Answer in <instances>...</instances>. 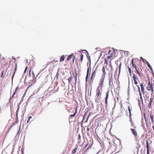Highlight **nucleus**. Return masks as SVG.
Returning a JSON list of instances; mask_svg holds the SVG:
<instances>
[{"instance_id": "b1692460", "label": "nucleus", "mask_w": 154, "mask_h": 154, "mask_svg": "<svg viewBox=\"0 0 154 154\" xmlns=\"http://www.w3.org/2000/svg\"><path fill=\"white\" fill-rule=\"evenodd\" d=\"M17 122H13L12 125L10 127V129H11V128H12V127H13L15 124H17Z\"/></svg>"}, {"instance_id": "8fccbe9b", "label": "nucleus", "mask_w": 154, "mask_h": 154, "mask_svg": "<svg viewBox=\"0 0 154 154\" xmlns=\"http://www.w3.org/2000/svg\"><path fill=\"white\" fill-rule=\"evenodd\" d=\"M149 68L151 70V71H152V72L153 71V69L151 67H150V68Z\"/></svg>"}, {"instance_id": "dca6fc26", "label": "nucleus", "mask_w": 154, "mask_h": 154, "mask_svg": "<svg viewBox=\"0 0 154 154\" xmlns=\"http://www.w3.org/2000/svg\"><path fill=\"white\" fill-rule=\"evenodd\" d=\"M106 68V66H103V67L102 71L103 73V75H104V76H105L106 74V72L105 71Z\"/></svg>"}, {"instance_id": "6e6d98bb", "label": "nucleus", "mask_w": 154, "mask_h": 154, "mask_svg": "<svg viewBox=\"0 0 154 154\" xmlns=\"http://www.w3.org/2000/svg\"><path fill=\"white\" fill-rule=\"evenodd\" d=\"M88 145V143L87 144H86V145L85 146V147H86Z\"/></svg>"}, {"instance_id": "0eeeda50", "label": "nucleus", "mask_w": 154, "mask_h": 154, "mask_svg": "<svg viewBox=\"0 0 154 154\" xmlns=\"http://www.w3.org/2000/svg\"><path fill=\"white\" fill-rule=\"evenodd\" d=\"M131 130L132 134L135 137H137L138 136V134L136 130L135 129L131 128Z\"/></svg>"}, {"instance_id": "f8f14e48", "label": "nucleus", "mask_w": 154, "mask_h": 154, "mask_svg": "<svg viewBox=\"0 0 154 154\" xmlns=\"http://www.w3.org/2000/svg\"><path fill=\"white\" fill-rule=\"evenodd\" d=\"M20 105H18V106H17V110L16 112V117L17 119H18V113L19 112V110L20 109Z\"/></svg>"}, {"instance_id": "a18cd8bd", "label": "nucleus", "mask_w": 154, "mask_h": 154, "mask_svg": "<svg viewBox=\"0 0 154 154\" xmlns=\"http://www.w3.org/2000/svg\"><path fill=\"white\" fill-rule=\"evenodd\" d=\"M111 60H110H110L109 61V64L111 66V65H111Z\"/></svg>"}, {"instance_id": "4c0bfd02", "label": "nucleus", "mask_w": 154, "mask_h": 154, "mask_svg": "<svg viewBox=\"0 0 154 154\" xmlns=\"http://www.w3.org/2000/svg\"><path fill=\"white\" fill-rule=\"evenodd\" d=\"M91 112H90L89 114V115L88 116V117L87 120L86 121H85V122H87V121H88V119L89 117V116H90V115H91Z\"/></svg>"}, {"instance_id": "f03ea898", "label": "nucleus", "mask_w": 154, "mask_h": 154, "mask_svg": "<svg viewBox=\"0 0 154 154\" xmlns=\"http://www.w3.org/2000/svg\"><path fill=\"white\" fill-rule=\"evenodd\" d=\"M153 82L152 81V79L151 80H149L148 82L147 85L146 87L147 90L149 91H151L152 93L154 91L152 86Z\"/></svg>"}, {"instance_id": "393cba45", "label": "nucleus", "mask_w": 154, "mask_h": 154, "mask_svg": "<svg viewBox=\"0 0 154 154\" xmlns=\"http://www.w3.org/2000/svg\"><path fill=\"white\" fill-rule=\"evenodd\" d=\"M59 76V73H58V72H57V73L56 75L55 76L56 79L57 80H58V79Z\"/></svg>"}, {"instance_id": "13d9d810", "label": "nucleus", "mask_w": 154, "mask_h": 154, "mask_svg": "<svg viewBox=\"0 0 154 154\" xmlns=\"http://www.w3.org/2000/svg\"><path fill=\"white\" fill-rule=\"evenodd\" d=\"M111 52V50H109V54L110 53V52Z\"/></svg>"}, {"instance_id": "412c9836", "label": "nucleus", "mask_w": 154, "mask_h": 154, "mask_svg": "<svg viewBox=\"0 0 154 154\" xmlns=\"http://www.w3.org/2000/svg\"><path fill=\"white\" fill-rule=\"evenodd\" d=\"M5 71L4 70H3L2 72V74L1 75V78H4L5 77V75L4 74Z\"/></svg>"}, {"instance_id": "ddd939ff", "label": "nucleus", "mask_w": 154, "mask_h": 154, "mask_svg": "<svg viewBox=\"0 0 154 154\" xmlns=\"http://www.w3.org/2000/svg\"><path fill=\"white\" fill-rule=\"evenodd\" d=\"M150 116L152 122L153 123L154 122V114L151 112L150 114Z\"/></svg>"}, {"instance_id": "473e14b6", "label": "nucleus", "mask_w": 154, "mask_h": 154, "mask_svg": "<svg viewBox=\"0 0 154 154\" xmlns=\"http://www.w3.org/2000/svg\"><path fill=\"white\" fill-rule=\"evenodd\" d=\"M128 70H129V74L130 75H131V69H130V68L128 67Z\"/></svg>"}, {"instance_id": "e2e57ef3", "label": "nucleus", "mask_w": 154, "mask_h": 154, "mask_svg": "<svg viewBox=\"0 0 154 154\" xmlns=\"http://www.w3.org/2000/svg\"><path fill=\"white\" fill-rule=\"evenodd\" d=\"M16 67L15 68V71L16 70Z\"/></svg>"}, {"instance_id": "680f3d73", "label": "nucleus", "mask_w": 154, "mask_h": 154, "mask_svg": "<svg viewBox=\"0 0 154 154\" xmlns=\"http://www.w3.org/2000/svg\"><path fill=\"white\" fill-rule=\"evenodd\" d=\"M122 105L121 106V108H122Z\"/></svg>"}, {"instance_id": "20e7f679", "label": "nucleus", "mask_w": 154, "mask_h": 154, "mask_svg": "<svg viewBox=\"0 0 154 154\" xmlns=\"http://www.w3.org/2000/svg\"><path fill=\"white\" fill-rule=\"evenodd\" d=\"M131 63L133 68H134L136 70V73H137L139 75L140 77L141 76V74L138 70L137 69L136 65L134 63V60L133 59L132 60Z\"/></svg>"}, {"instance_id": "f257e3e1", "label": "nucleus", "mask_w": 154, "mask_h": 154, "mask_svg": "<svg viewBox=\"0 0 154 154\" xmlns=\"http://www.w3.org/2000/svg\"><path fill=\"white\" fill-rule=\"evenodd\" d=\"M103 91L102 88H97L96 91L95 96L96 100H100L102 96V93Z\"/></svg>"}, {"instance_id": "79ce46f5", "label": "nucleus", "mask_w": 154, "mask_h": 154, "mask_svg": "<svg viewBox=\"0 0 154 154\" xmlns=\"http://www.w3.org/2000/svg\"><path fill=\"white\" fill-rule=\"evenodd\" d=\"M86 113H85V114L84 115V116L83 117V120H82V121L84 119V118H85V116H86Z\"/></svg>"}, {"instance_id": "603ef678", "label": "nucleus", "mask_w": 154, "mask_h": 154, "mask_svg": "<svg viewBox=\"0 0 154 154\" xmlns=\"http://www.w3.org/2000/svg\"><path fill=\"white\" fill-rule=\"evenodd\" d=\"M145 114H144V118L145 119V121H146V117L145 116Z\"/></svg>"}, {"instance_id": "49530a36", "label": "nucleus", "mask_w": 154, "mask_h": 154, "mask_svg": "<svg viewBox=\"0 0 154 154\" xmlns=\"http://www.w3.org/2000/svg\"><path fill=\"white\" fill-rule=\"evenodd\" d=\"M131 125L133 126V127H134V122H131Z\"/></svg>"}, {"instance_id": "1a4fd4ad", "label": "nucleus", "mask_w": 154, "mask_h": 154, "mask_svg": "<svg viewBox=\"0 0 154 154\" xmlns=\"http://www.w3.org/2000/svg\"><path fill=\"white\" fill-rule=\"evenodd\" d=\"M146 143L147 154H149V141L148 140H146Z\"/></svg>"}, {"instance_id": "72a5a7b5", "label": "nucleus", "mask_w": 154, "mask_h": 154, "mask_svg": "<svg viewBox=\"0 0 154 154\" xmlns=\"http://www.w3.org/2000/svg\"><path fill=\"white\" fill-rule=\"evenodd\" d=\"M32 118V117L31 116H30L28 118V119L27 120V123H28L30 121V119Z\"/></svg>"}, {"instance_id": "a211bd4d", "label": "nucleus", "mask_w": 154, "mask_h": 154, "mask_svg": "<svg viewBox=\"0 0 154 154\" xmlns=\"http://www.w3.org/2000/svg\"><path fill=\"white\" fill-rule=\"evenodd\" d=\"M65 58V56L64 55H63L61 56L60 60V62H62L64 60Z\"/></svg>"}, {"instance_id": "052dcab7", "label": "nucleus", "mask_w": 154, "mask_h": 154, "mask_svg": "<svg viewBox=\"0 0 154 154\" xmlns=\"http://www.w3.org/2000/svg\"><path fill=\"white\" fill-rule=\"evenodd\" d=\"M31 71V69H30V72ZM29 75H30V73H29Z\"/></svg>"}, {"instance_id": "bf43d9fd", "label": "nucleus", "mask_w": 154, "mask_h": 154, "mask_svg": "<svg viewBox=\"0 0 154 154\" xmlns=\"http://www.w3.org/2000/svg\"><path fill=\"white\" fill-rule=\"evenodd\" d=\"M106 70H108V69H107V68H106Z\"/></svg>"}, {"instance_id": "2f4dec72", "label": "nucleus", "mask_w": 154, "mask_h": 154, "mask_svg": "<svg viewBox=\"0 0 154 154\" xmlns=\"http://www.w3.org/2000/svg\"><path fill=\"white\" fill-rule=\"evenodd\" d=\"M146 63L147 64V65L148 67L149 68H150V67H151L150 65V64H149V63H148V62L146 60Z\"/></svg>"}, {"instance_id": "2eb2a0df", "label": "nucleus", "mask_w": 154, "mask_h": 154, "mask_svg": "<svg viewBox=\"0 0 154 154\" xmlns=\"http://www.w3.org/2000/svg\"><path fill=\"white\" fill-rule=\"evenodd\" d=\"M78 147L77 145L75 147L72 151V154H74L76 152V150L78 148Z\"/></svg>"}, {"instance_id": "6ab92c4d", "label": "nucleus", "mask_w": 154, "mask_h": 154, "mask_svg": "<svg viewBox=\"0 0 154 154\" xmlns=\"http://www.w3.org/2000/svg\"><path fill=\"white\" fill-rule=\"evenodd\" d=\"M73 54H71L70 55H69L67 57V60L68 61L72 58L73 57Z\"/></svg>"}, {"instance_id": "09e8293b", "label": "nucleus", "mask_w": 154, "mask_h": 154, "mask_svg": "<svg viewBox=\"0 0 154 154\" xmlns=\"http://www.w3.org/2000/svg\"><path fill=\"white\" fill-rule=\"evenodd\" d=\"M149 68L151 70V71H152V72L153 71V69L151 67H150V68Z\"/></svg>"}, {"instance_id": "c85d7f7f", "label": "nucleus", "mask_w": 154, "mask_h": 154, "mask_svg": "<svg viewBox=\"0 0 154 154\" xmlns=\"http://www.w3.org/2000/svg\"><path fill=\"white\" fill-rule=\"evenodd\" d=\"M20 127H21V125H20V127H19V130H18V133H17V134L18 135L20 134V133L21 132V130Z\"/></svg>"}, {"instance_id": "f704fd0d", "label": "nucleus", "mask_w": 154, "mask_h": 154, "mask_svg": "<svg viewBox=\"0 0 154 154\" xmlns=\"http://www.w3.org/2000/svg\"><path fill=\"white\" fill-rule=\"evenodd\" d=\"M17 88H18V87H17V88H16V90L15 91V92H14V94L11 97V98H13V97H14V95H15V93H16V90L17 89Z\"/></svg>"}, {"instance_id": "de8ad7c7", "label": "nucleus", "mask_w": 154, "mask_h": 154, "mask_svg": "<svg viewBox=\"0 0 154 154\" xmlns=\"http://www.w3.org/2000/svg\"><path fill=\"white\" fill-rule=\"evenodd\" d=\"M15 73V71L14 72V74L12 76V80L13 79V77H14V74Z\"/></svg>"}, {"instance_id": "5fc2aeb1", "label": "nucleus", "mask_w": 154, "mask_h": 154, "mask_svg": "<svg viewBox=\"0 0 154 154\" xmlns=\"http://www.w3.org/2000/svg\"><path fill=\"white\" fill-rule=\"evenodd\" d=\"M130 121L131 122H132V119H131V118H130Z\"/></svg>"}, {"instance_id": "37998d69", "label": "nucleus", "mask_w": 154, "mask_h": 154, "mask_svg": "<svg viewBox=\"0 0 154 154\" xmlns=\"http://www.w3.org/2000/svg\"><path fill=\"white\" fill-rule=\"evenodd\" d=\"M44 69H41L40 70V72H39V73L38 74H40V73L42 72H43V71Z\"/></svg>"}, {"instance_id": "4d7b16f0", "label": "nucleus", "mask_w": 154, "mask_h": 154, "mask_svg": "<svg viewBox=\"0 0 154 154\" xmlns=\"http://www.w3.org/2000/svg\"><path fill=\"white\" fill-rule=\"evenodd\" d=\"M52 61L53 62L55 61V62H57L58 61V60H57L56 61H55V60H53Z\"/></svg>"}, {"instance_id": "864d4df0", "label": "nucleus", "mask_w": 154, "mask_h": 154, "mask_svg": "<svg viewBox=\"0 0 154 154\" xmlns=\"http://www.w3.org/2000/svg\"><path fill=\"white\" fill-rule=\"evenodd\" d=\"M87 131H89V128H87Z\"/></svg>"}, {"instance_id": "4468645a", "label": "nucleus", "mask_w": 154, "mask_h": 154, "mask_svg": "<svg viewBox=\"0 0 154 154\" xmlns=\"http://www.w3.org/2000/svg\"><path fill=\"white\" fill-rule=\"evenodd\" d=\"M89 72H90V71H89V68L88 67L87 69V74L85 78L86 82H87L88 81V77L89 76Z\"/></svg>"}, {"instance_id": "5701e85b", "label": "nucleus", "mask_w": 154, "mask_h": 154, "mask_svg": "<svg viewBox=\"0 0 154 154\" xmlns=\"http://www.w3.org/2000/svg\"><path fill=\"white\" fill-rule=\"evenodd\" d=\"M133 78L134 79V80H138V78L136 76V75L135 74L133 75Z\"/></svg>"}, {"instance_id": "9b49d317", "label": "nucleus", "mask_w": 154, "mask_h": 154, "mask_svg": "<svg viewBox=\"0 0 154 154\" xmlns=\"http://www.w3.org/2000/svg\"><path fill=\"white\" fill-rule=\"evenodd\" d=\"M75 112L74 113V114L72 115H71L69 116V119L70 118H72V117H75V116L76 114L77 113V107H76L75 108Z\"/></svg>"}, {"instance_id": "58836bf2", "label": "nucleus", "mask_w": 154, "mask_h": 154, "mask_svg": "<svg viewBox=\"0 0 154 154\" xmlns=\"http://www.w3.org/2000/svg\"><path fill=\"white\" fill-rule=\"evenodd\" d=\"M140 58L142 59L143 62H145V60L141 57H140Z\"/></svg>"}, {"instance_id": "4be33fe9", "label": "nucleus", "mask_w": 154, "mask_h": 154, "mask_svg": "<svg viewBox=\"0 0 154 154\" xmlns=\"http://www.w3.org/2000/svg\"><path fill=\"white\" fill-rule=\"evenodd\" d=\"M140 85L141 87L142 91L144 92V89L143 84L142 83H141L140 84Z\"/></svg>"}, {"instance_id": "ea45409f", "label": "nucleus", "mask_w": 154, "mask_h": 154, "mask_svg": "<svg viewBox=\"0 0 154 154\" xmlns=\"http://www.w3.org/2000/svg\"><path fill=\"white\" fill-rule=\"evenodd\" d=\"M75 57L74 56H73V57H72V60H73V63H74V60L75 59Z\"/></svg>"}, {"instance_id": "39448f33", "label": "nucleus", "mask_w": 154, "mask_h": 154, "mask_svg": "<svg viewBox=\"0 0 154 154\" xmlns=\"http://www.w3.org/2000/svg\"><path fill=\"white\" fill-rule=\"evenodd\" d=\"M115 57V52L114 51L113 52H112L107 57V60L110 59L112 60L114 59Z\"/></svg>"}, {"instance_id": "aec40b11", "label": "nucleus", "mask_w": 154, "mask_h": 154, "mask_svg": "<svg viewBox=\"0 0 154 154\" xmlns=\"http://www.w3.org/2000/svg\"><path fill=\"white\" fill-rule=\"evenodd\" d=\"M128 110L129 112V116H130L131 117V110L132 109V108L131 107H130L129 106H128Z\"/></svg>"}, {"instance_id": "7c9ffc66", "label": "nucleus", "mask_w": 154, "mask_h": 154, "mask_svg": "<svg viewBox=\"0 0 154 154\" xmlns=\"http://www.w3.org/2000/svg\"><path fill=\"white\" fill-rule=\"evenodd\" d=\"M107 58H105L104 59V61H105V64H106V65H108V61L107 60Z\"/></svg>"}, {"instance_id": "a19ab883", "label": "nucleus", "mask_w": 154, "mask_h": 154, "mask_svg": "<svg viewBox=\"0 0 154 154\" xmlns=\"http://www.w3.org/2000/svg\"><path fill=\"white\" fill-rule=\"evenodd\" d=\"M134 83L135 84H137L138 83L136 80H134Z\"/></svg>"}, {"instance_id": "c03bdc74", "label": "nucleus", "mask_w": 154, "mask_h": 154, "mask_svg": "<svg viewBox=\"0 0 154 154\" xmlns=\"http://www.w3.org/2000/svg\"><path fill=\"white\" fill-rule=\"evenodd\" d=\"M91 146H91H89V147H88V148L86 150V151H85V152H86L87 151V150H88V149H89V148H90Z\"/></svg>"}, {"instance_id": "9d476101", "label": "nucleus", "mask_w": 154, "mask_h": 154, "mask_svg": "<svg viewBox=\"0 0 154 154\" xmlns=\"http://www.w3.org/2000/svg\"><path fill=\"white\" fill-rule=\"evenodd\" d=\"M104 78H103L102 79H101V82L99 86L97 88H102L104 84Z\"/></svg>"}, {"instance_id": "3c124183", "label": "nucleus", "mask_w": 154, "mask_h": 154, "mask_svg": "<svg viewBox=\"0 0 154 154\" xmlns=\"http://www.w3.org/2000/svg\"><path fill=\"white\" fill-rule=\"evenodd\" d=\"M27 67H26L24 73H25L26 72V70H27Z\"/></svg>"}, {"instance_id": "6e6552de", "label": "nucleus", "mask_w": 154, "mask_h": 154, "mask_svg": "<svg viewBox=\"0 0 154 154\" xmlns=\"http://www.w3.org/2000/svg\"><path fill=\"white\" fill-rule=\"evenodd\" d=\"M153 99L152 98H150L149 100V102L148 103V107L149 109H152V104L153 103Z\"/></svg>"}, {"instance_id": "bb28decb", "label": "nucleus", "mask_w": 154, "mask_h": 154, "mask_svg": "<svg viewBox=\"0 0 154 154\" xmlns=\"http://www.w3.org/2000/svg\"><path fill=\"white\" fill-rule=\"evenodd\" d=\"M68 80L69 82H71L72 81V76L71 75L69 78Z\"/></svg>"}, {"instance_id": "a878e982", "label": "nucleus", "mask_w": 154, "mask_h": 154, "mask_svg": "<svg viewBox=\"0 0 154 154\" xmlns=\"http://www.w3.org/2000/svg\"><path fill=\"white\" fill-rule=\"evenodd\" d=\"M136 86L137 87L138 91L140 93V96L141 97V94L140 93V87H139V86L138 85H137Z\"/></svg>"}, {"instance_id": "cd10ccee", "label": "nucleus", "mask_w": 154, "mask_h": 154, "mask_svg": "<svg viewBox=\"0 0 154 154\" xmlns=\"http://www.w3.org/2000/svg\"><path fill=\"white\" fill-rule=\"evenodd\" d=\"M12 70H8V74L7 75V76H8V75L9 73L10 74V76L12 73Z\"/></svg>"}, {"instance_id": "c756f323", "label": "nucleus", "mask_w": 154, "mask_h": 154, "mask_svg": "<svg viewBox=\"0 0 154 154\" xmlns=\"http://www.w3.org/2000/svg\"><path fill=\"white\" fill-rule=\"evenodd\" d=\"M83 54H81V58H80V60L81 61V63L82 62L83 60Z\"/></svg>"}, {"instance_id": "c9c22d12", "label": "nucleus", "mask_w": 154, "mask_h": 154, "mask_svg": "<svg viewBox=\"0 0 154 154\" xmlns=\"http://www.w3.org/2000/svg\"><path fill=\"white\" fill-rule=\"evenodd\" d=\"M121 64L120 63L119 66V73L120 71L121 68Z\"/></svg>"}, {"instance_id": "f3484780", "label": "nucleus", "mask_w": 154, "mask_h": 154, "mask_svg": "<svg viewBox=\"0 0 154 154\" xmlns=\"http://www.w3.org/2000/svg\"><path fill=\"white\" fill-rule=\"evenodd\" d=\"M109 86H112V85L113 84L112 82V77L111 78H110L109 79Z\"/></svg>"}, {"instance_id": "7ed1b4c3", "label": "nucleus", "mask_w": 154, "mask_h": 154, "mask_svg": "<svg viewBox=\"0 0 154 154\" xmlns=\"http://www.w3.org/2000/svg\"><path fill=\"white\" fill-rule=\"evenodd\" d=\"M97 72V70H96V69H95L93 72L92 74L91 75V77L90 80V83H91L92 84L93 83Z\"/></svg>"}, {"instance_id": "423d86ee", "label": "nucleus", "mask_w": 154, "mask_h": 154, "mask_svg": "<svg viewBox=\"0 0 154 154\" xmlns=\"http://www.w3.org/2000/svg\"><path fill=\"white\" fill-rule=\"evenodd\" d=\"M109 91H108L107 92H106V97L105 98V107L106 108L107 106L108 105V99L109 98Z\"/></svg>"}, {"instance_id": "e433bc0d", "label": "nucleus", "mask_w": 154, "mask_h": 154, "mask_svg": "<svg viewBox=\"0 0 154 154\" xmlns=\"http://www.w3.org/2000/svg\"><path fill=\"white\" fill-rule=\"evenodd\" d=\"M75 83H76L77 82V74H76L75 76Z\"/></svg>"}]
</instances>
